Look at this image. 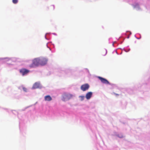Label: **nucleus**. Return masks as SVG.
<instances>
[{
  "label": "nucleus",
  "instance_id": "obj_7",
  "mask_svg": "<svg viewBox=\"0 0 150 150\" xmlns=\"http://www.w3.org/2000/svg\"><path fill=\"white\" fill-rule=\"evenodd\" d=\"M92 95V93L89 92L87 93L86 95V98L87 99H90Z\"/></svg>",
  "mask_w": 150,
  "mask_h": 150
},
{
  "label": "nucleus",
  "instance_id": "obj_1",
  "mask_svg": "<svg viewBox=\"0 0 150 150\" xmlns=\"http://www.w3.org/2000/svg\"><path fill=\"white\" fill-rule=\"evenodd\" d=\"M73 96V95L69 93H65L62 96V100L63 101H65L71 98Z\"/></svg>",
  "mask_w": 150,
  "mask_h": 150
},
{
  "label": "nucleus",
  "instance_id": "obj_8",
  "mask_svg": "<svg viewBox=\"0 0 150 150\" xmlns=\"http://www.w3.org/2000/svg\"><path fill=\"white\" fill-rule=\"evenodd\" d=\"M44 98L45 101H48L51 100L52 99V98L49 95L45 96L44 97Z\"/></svg>",
  "mask_w": 150,
  "mask_h": 150
},
{
  "label": "nucleus",
  "instance_id": "obj_10",
  "mask_svg": "<svg viewBox=\"0 0 150 150\" xmlns=\"http://www.w3.org/2000/svg\"><path fill=\"white\" fill-rule=\"evenodd\" d=\"M101 53L103 56H105L106 54L107 53V51L105 49L103 50L102 51Z\"/></svg>",
  "mask_w": 150,
  "mask_h": 150
},
{
  "label": "nucleus",
  "instance_id": "obj_4",
  "mask_svg": "<svg viewBox=\"0 0 150 150\" xmlns=\"http://www.w3.org/2000/svg\"><path fill=\"white\" fill-rule=\"evenodd\" d=\"M98 78L103 83L105 84H110L109 82L106 79L100 76H98Z\"/></svg>",
  "mask_w": 150,
  "mask_h": 150
},
{
  "label": "nucleus",
  "instance_id": "obj_11",
  "mask_svg": "<svg viewBox=\"0 0 150 150\" xmlns=\"http://www.w3.org/2000/svg\"><path fill=\"white\" fill-rule=\"evenodd\" d=\"M85 98V96H79V98H80V100L81 101L83 100Z\"/></svg>",
  "mask_w": 150,
  "mask_h": 150
},
{
  "label": "nucleus",
  "instance_id": "obj_13",
  "mask_svg": "<svg viewBox=\"0 0 150 150\" xmlns=\"http://www.w3.org/2000/svg\"><path fill=\"white\" fill-rule=\"evenodd\" d=\"M23 91H25V92L27 91V89L26 88H25V87H23Z\"/></svg>",
  "mask_w": 150,
  "mask_h": 150
},
{
  "label": "nucleus",
  "instance_id": "obj_5",
  "mask_svg": "<svg viewBox=\"0 0 150 150\" xmlns=\"http://www.w3.org/2000/svg\"><path fill=\"white\" fill-rule=\"evenodd\" d=\"M89 87V86L88 84H85L81 86V88L83 91H85L88 90Z\"/></svg>",
  "mask_w": 150,
  "mask_h": 150
},
{
  "label": "nucleus",
  "instance_id": "obj_9",
  "mask_svg": "<svg viewBox=\"0 0 150 150\" xmlns=\"http://www.w3.org/2000/svg\"><path fill=\"white\" fill-rule=\"evenodd\" d=\"M40 84L39 83L36 82L33 85V88L35 89L39 87Z\"/></svg>",
  "mask_w": 150,
  "mask_h": 150
},
{
  "label": "nucleus",
  "instance_id": "obj_12",
  "mask_svg": "<svg viewBox=\"0 0 150 150\" xmlns=\"http://www.w3.org/2000/svg\"><path fill=\"white\" fill-rule=\"evenodd\" d=\"M12 1L13 3L16 4L18 2V0H13Z\"/></svg>",
  "mask_w": 150,
  "mask_h": 150
},
{
  "label": "nucleus",
  "instance_id": "obj_14",
  "mask_svg": "<svg viewBox=\"0 0 150 150\" xmlns=\"http://www.w3.org/2000/svg\"><path fill=\"white\" fill-rule=\"evenodd\" d=\"M114 94L116 95H119V94H116V93H114Z\"/></svg>",
  "mask_w": 150,
  "mask_h": 150
},
{
  "label": "nucleus",
  "instance_id": "obj_3",
  "mask_svg": "<svg viewBox=\"0 0 150 150\" xmlns=\"http://www.w3.org/2000/svg\"><path fill=\"white\" fill-rule=\"evenodd\" d=\"M38 58L40 65H44L47 64V60L46 58L43 57Z\"/></svg>",
  "mask_w": 150,
  "mask_h": 150
},
{
  "label": "nucleus",
  "instance_id": "obj_2",
  "mask_svg": "<svg viewBox=\"0 0 150 150\" xmlns=\"http://www.w3.org/2000/svg\"><path fill=\"white\" fill-rule=\"evenodd\" d=\"M39 58L34 59L32 61V63L30 65V67H34L40 65Z\"/></svg>",
  "mask_w": 150,
  "mask_h": 150
},
{
  "label": "nucleus",
  "instance_id": "obj_6",
  "mask_svg": "<svg viewBox=\"0 0 150 150\" xmlns=\"http://www.w3.org/2000/svg\"><path fill=\"white\" fill-rule=\"evenodd\" d=\"M20 72L23 76H24L28 73L29 72V71L25 69H23L20 70Z\"/></svg>",
  "mask_w": 150,
  "mask_h": 150
}]
</instances>
